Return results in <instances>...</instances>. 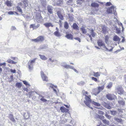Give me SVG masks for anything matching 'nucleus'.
I'll use <instances>...</instances> for the list:
<instances>
[{"mask_svg":"<svg viewBox=\"0 0 126 126\" xmlns=\"http://www.w3.org/2000/svg\"><path fill=\"white\" fill-rule=\"evenodd\" d=\"M85 100L84 101V102L86 105L89 108L93 109L90 106V104L92 102L90 98L89 97L85 95Z\"/></svg>","mask_w":126,"mask_h":126,"instance_id":"f257e3e1","label":"nucleus"},{"mask_svg":"<svg viewBox=\"0 0 126 126\" xmlns=\"http://www.w3.org/2000/svg\"><path fill=\"white\" fill-rule=\"evenodd\" d=\"M36 59L30 61L27 64V66L28 67L30 70H32L33 69L34 63L35 62Z\"/></svg>","mask_w":126,"mask_h":126,"instance_id":"f03ea898","label":"nucleus"},{"mask_svg":"<svg viewBox=\"0 0 126 126\" xmlns=\"http://www.w3.org/2000/svg\"><path fill=\"white\" fill-rule=\"evenodd\" d=\"M37 93L35 91H32L31 92H29V94L30 95L29 97L33 96L32 97V99L35 101H38V99H36V94Z\"/></svg>","mask_w":126,"mask_h":126,"instance_id":"7ed1b4c3","label":"nucleus"},{"mask_svg":"<svg viewBox=\"0 0 126 126\" xmlns=\"http://www.w3.org/2000/svg\"><path fill=\"white\" fill-rule=\"evenodd\" d=\"M118 102L120 106L123 107L125 104V101L121 97H118Z\"/></svg>","mask_w":126,"mask_h":126,"instance_id":"20e7f679","label":"nucleus"},{"mask_svg":"<svg viewBox=\"0 0 126 126\" xmlns=\"http://www.w3.org/2000/svg\"><path fill=\"white\" fill-rule=\"evenodd\" d=\"M35 20L38 23L41 22L43 21V17L40 14H39L37 15L36 17Z\"/></svg>","mask_w":126,"mask_h":126,"instance_id":"39448f33","label":"nucleus"},{"mask_svg":"<svg viewBox=\"0 0 126 126\" xmlns=\"http://www.w3.org/2000/svg\"><path fill=\"white\" fill-rule=\"evenodd\" d=\"M106 97L107 99L110 100H112L114 99L117 98L116 96L113 94H108L106 95Z\"/></svg>","mask_w":126,"mask_h":126,"instance_id":"423d86ee","label":"nucleus"},{"mask_svg":"<svg viewBox=\"0 0 126 126\" xmlns=\"http://www.w3.org/2000/svg\"><path fill=\"white\" fill-rule=\"evenodd\" d=\"M41 75L43 81H48L47 77L45 75L44 73L42 71L41 72Z\"/></svg>","mask_w":126,"mask_h":126,"instance_id":"0eeeda50","label":"nucleus"},{"mask_svg":"<svg viewBox=\"0 0 126 126\" xmlns=\"http://www.w3.org/2000/svg\"><path fill=\"white\" fill-rule=\"evenodd\" d=\"M117 92L119 94H123L124 92V91L122 88L120 86H118L117 88Z\"/></svg>","mask_w":126,"mask_h":126,"instance_id":"6e6552de","label":"nucleus"},{"mask_svg":"<svg viewBox=\"0 0 126 126\" xmlns=\"http://www.w3.org/2000/svg\"><path fill=\"white\" fill-rule=\"evenodd\" d=\"M115 8L113 6H111L108 9L107 12L108 13H112L113 11H114Z\"/></svg>","mask_w":126,"mask_h":126,"instance_id":"1a4fd4ad","label":"nucleus"},{"mask_svg":"<svg viewBox=\"0 0 126 126\" xmlns=\"http://www.w3.org/2000/svg\"><path fill=\"white\" fill-rule=\"evenodd\" d=\"M61 65L66 69H70L71 65L67 64L65 62H63L61 63Z\"/></svg>","mask_w":126,"mask_h":126,"instance_id":"9d476101","label":"nucleus"},{"mask_svg":"<svg viewBox=\"0 0 126 126\" xmlns=\"http://www.w3.org/2000/svg\"><path fill=\"white\" fill-rule=\"evenodd\" d=\"M53 8L51 6L48 5L47 7V10L48 12L50 14H53Z\"/></svg>","mask_w":126,"mask_h":126,"instance_id":"9b49d317","label":"nucleus"},{"mask_svg":"<svg viewBox=\"0 0 126 126\" xmlns=\"http://www.w3.org/2000/svg\"><path fill=\"white\" fill-rule=\"evenodd\" d=\"M44 25L46 28H49L50 27H53V25L50 22H47L44 24Z\"/></svg>","mask_w":126,"mask_h":126,"instance_id":"f8f14e48","label":"nucleus"},{"mask_svg":"<svg viewBox=\"0 0 126 126\" xmlns=\"http://www.w3.org/2000/svg\"><path fill=\"white\" fill-rule=\"evenodd\" d=\"M57 15L59 18L61 20H63L64 19L63 15L61 14V12L58 11L57 12Z\"/></svg>","mask_w":126,"mask_h":126,"instance_id":"ddd939ff","label":"nucleus"},{"mask_svg":"<svg viewBox=\"0 0 126 126\" xmlns=\"http://www.w3.org/2000/svg\"><path fill=\"white\" fill-rule=\"evenodd\" d=\"M97 44L99 46L101 47L104 45L105 43L103 42L102 40H99L97 41Z\"/></svg>","mask_w":126,"mask_h":126,"instance_id":"4468645a","label":"nucleus"},{"mask_svg":"<svg viewBox=\"0 0 126 126\" xmlns=\"http://www.w3.org/2000/svg\"><path fill=\"white\" fill-rule=\"evenodd\" d=\"M91 35L88 34V35L89 37L90 38V40L91 41H92V38L91 36V35L93 37H94L95 35V34L93 30H92L91 31Z\"/></svg>","mask_w":126,"mask_h":126,"instance_id":"2eb2a0df","label":"nucleus"},{"mask_svg":"<svg viewBox=\"0 0 126 126\" xmlns=\"http://www.w3.org/2000/svg\"><path fill=\"white\" fill-rule=\"evenodd\" d=\"M60 109L61 111L63 112H67L68 110V109L64 107L63 106L61 107L60 108Z\"/></svg>","mask_w":126,"mask_h":126,"instance_id":"dca6fc26","label":"nucleus"},{"mask_svg":"<svg viewBox=\"0 0 126 126\" xmlns=\"http://www.w3.org/2000/svg\"><path fill=\"white\" fill-rule=\"evenodd\" d=\"M65 37L67 39L70 40H72L73 38V35L71 34H67Z\"/></svg>","mask_w":126,"mask_h":126,"instance_id":"f3484780","label":"nucleus"},{"mask_svg":"<svg viewBox=\"0 0 126 126\" xmlns=\"http://www.w3.org/2000/svg\"><path fill=\"white\" fill-rule=\"evenodd\" d=\"M38 42H42L44 40V37L43 36H40L37 37Z\"/></svg>","mask_w":126,"mask_h":126,"instance_id":"a211bd4d","label":"nucleus"},{"mask_svg":"<svg viewBox=\"0 0 126 126\" xmlns=\"http://www.w3.org/2000/svg\"><path fill=\"white\" fill-rule=\"evenodd\" d=\"M63 3V0H57L56 2V5L60 6Z\"/></svg>","mask_w":126,"mask_h":126,"instance_id":"6ab92c4d","label":"nucleus"},{"mask_svg":"<svg viewBox=\"0 0 126 126\" xmlns=\"http://www.w3.org/2000/svg\"><path fill=\"white\" fill-rule=\"evenodd\" d=\"M121 39L116 35L114 36L113 38V40L114 41L117 42L120 41Z\"/></svg>","mask_w":126,"mask_h":126,"instance_id":"aec40b11","label":"nucleus"},{"mask_svg":"<svg viewBox=\"0 0 126 126\" xmlns=\"http://www.w3.org/2000/svg\"><path fill=\"white\" fill-rule=\"evenodd\" d=\"M40 1L42 5L45 7L47 5V2L46 0H40Z\"/></svg>","mask_w":126,"mask_h":126,"instance_id":"412c9836","label":"nucleus"},{"mask_svg":"<svg viewBox=\"0 0 126 126\" xmlns=\"http://www.w3.org/2000/svg\"><path fill=\"white\" fill-rule=\"evenodd\" d=\"M53 34L55 36L57 37H60L61 36V34L59 31H55Z\"/></svg>","mask_w":126,"mask_h":126,"instance_id":"4be33fe9","label":"nucleus"},{"mask_svg":"<svg viewBox=\"0 0 126 126\" xmlns=\"http://www.w3.org/2000/svg\"><path fill=\"white\" fill-rule=\"evenodd\" d=\"M93 75L94 77H98L100 76V73L98 72H94Z\"/></svg>","mask_w":126,"mask_h":126,"instance_id":"5701e85b","label":"nucleus"},{"mask_svg":"<svg viewBox=\"0 0 126 126\" xmlns=\"http://www.w3.org/2000/svg\"><path fill=\"white\" fill-rule=\"evenodd\" d=\"M104 85H103L101 86H99L98 87V92L97 94L99 93L101 91L103 90L104 89Z\"/></svg>","mask_w":126,"mask_h":126,"instance_id":"b1692460","label":"nucleus"},{"mask_svg":"<svg viewBox=\"0 0 126 126\" xmlns=\"http://www.w3.org/2000/svg\"><path fill=\"white\" fill-rule=\"evenodd\" d=\"M91 5L93 7H97L99 6V4L97 3L94 2L91 4Z\"/></svg>","mask_w":126,"mask_h":126,"instance_id":"393cba45","label":"nucleus"},{"mask_svg":"<svg viewBox=\"0 0 126 126\" xmlns=\"http://www.w3.org/2000/svg\"><path fill=\"white\" fill-rule=\"evenodd\" d=\"M6 62L8 63L13 64H15L16 63V62L10 59H8L7 60Z\"/></svg>","mask_w":126,"mask_h":126,"instance_id":"a878e982","label":"nucleus"},{"mask_svg":"<svg viewBox=\"0 0 126 126\" xmlns=\"http://www.w3.org/2000/svg\"><path fill=\"white\" fill-rule=\"evenodd\" d=\"M24 116L25 119H28L30 117L29 113L28 112L25 113L24 114Z\"/></svg>","mask_w":126,"mask_h":126,"instance_id":"bb28decb","label":"nucleus"},{"mask_svg":"<svg viewBox=\"0 0 126 126\" xmlns=\"http://www.w3.org/2000/svg\"><path fill=\"white\" fill-rule=\"evenodd\" d=\"M115 28L116 31V32L117 34H119L121 33V29L118 28L116 26L115 27Z\"/></svg>","mask_w":126,"mask_h":126,"instance_id":"cd10ccee","label":"nucleus"},{"mask_svg":"<svg viewBox=\"0 0 126 126\" xmlns=\"http://www.w3.org/2000/svg\"><path fill=\"white\" fill-rule=\"evenodd\" d=\"M110 111L111 113V114L113 116L116 115V114L117 113V112L116 110H110Z\"/></svg>","mask_w":126,"mask_h":126,"instance_id":"c85d7f7f","label":"nucleus"},{"mask_svg":"<svg viewBox=\"0 0 126 126\" xmlns=\"http://www.w3.org/2000/svg\"><path fill=\"white\" fill-rule=\"evenodd\" d=\"M41 59L43 60H46L47 59V58L44 55H42L40 54L39 55Z\"/></svg>","mask_w":126,"mask_h":126,"instance_id":"c756f323","label":"nucleus"},{"mask_svg":"<svg viewBox=\"0 0 126 126\" xmlns=\"http://www.w3.org/2000/svg\"><path fill=\"white\" fill-rule=\"evenodd\" d=\"M64 27L66 29H68L69 28V25L67 22H64Z\"/></svg>","mask_w":126,"mask_h":126,"instance_id":"7c9ffc66","label":"nucleus"},{"mask_svg":"<svg viewBox=\"0 0 126 126\" xmlns=\"http://www.w3.org/2000/svg\"><path fill=\"white\" fill-rule=\"evenodd\" d=\"M17 82L16 84V86L18 88H20L21 87L22 85V83Z\"/></svg>","mask_w":126,"mask_h":126,"instance_id":"2f4dec72","label":"nucleus"},{"mask_svg":"<svg viewBox=\"0 0 126 126\" xmlns=\"http://www.w3.org/2000/svg\"><path fill=\"white\" fill-rule=\"evenodd\" d=\"M73 28L74 29H78V27L76 23H74L72 26Z\"/></svg>","mask_w":126,"mask_h":126,"instance_id":"473e14b6","label":"nucleus"},{"mask_svg":"<svg viewBox=\"0 0 126 126\" xmlns=\"http://www.w3.org/2000/svg\"><path fill=\"white\" fill-rule=\"evenodd\" d=\"M47 86H49L50 87H51L52 88H53L54 87L55 88H57V86H55L49 83L47 84Z\"/></svg>","mask_w":126,"mask_h":126,"instance_id":"72a5a7b5","label":"nucleus"},{"mask_svg":"<svg viewBox=\"0 0 126 126\" xmlns=\"http://www.w3.org/2000/svg\"><path fill=\"white\" fill-rule=\"evenodd\" d=\"M114 120L118 122H122V120L120 118H118L116 117L114 118Z\"/></svg>","mask_w":126,"mask_h":126,"instance_id":"f704fd0d","label":"nucleus"},{"mask_svg":"<svg viewBox=\"0 0 126 126\" xmlns=\"http://www.w3.org/2000/svg\"><path fill=\"white\" fill-rule=\"evenodd\" d=\"M23 82L24 84H25L26 86H27L28 87L31 86V85L26 80L23 81Z\"/></svg>","mask_w":126,"mask_h":126,"instance_id":"c9c22d12","label":"nucleus"},{"mask_svg":"<svg viewBox=\"0 0 126 126\" xmlns=\"http://www.w3.org/2000/svg\"><path fill=\"white\" fill-rule=\"evenodd\" d=\"M112 83L111 82H110L107 86V88L108 89H110L112 87Z\"/></svg>","mask_w":126,"mask_h":126,"instance_id":"e433bc0d","label":"nucleus"},{"mask_svg":"<svg viewBox=\"0 0 126 126\" xmlns=\"http://www.w3.org/2000/svg\"><path fill=\"white\" fill-rule=\"evenodd\" d=\"M91 103L93 104H94L95 105L97 106H100V105L99 103H97V102H95L94 101H92Z\"/></svg>","mask_w":126,"mask_h":126,"instance_id":"4c0bfd02","label":"nucleus"},{"mask_svg":"<svg viewBox=\"0 0 126 126\" xmlns=\"http://www.w3.org/2000/svg\"><path fill=\"white\" fill-rule=\"evenodd\" d=\"M102 121L103 123L107 125H109V121L107 120L106 119H104Z\"/></svg>","mask_w":126,"mask_h":126,"instance_id":"58836bf2","label":"nucleus"},{"mask_svg":"<svg viewBox=\"0 0 126 126\" xmlns=\"http://www.w3.org/2000/svg\"><path fill=\"white\" fill-rule=\"evenodd\" d=\"M81 30L83 33H86V30L85 29L84 27L83 26L81 27Z\"/></svg>","mask_w":126,"mask_h":126,"instance_id":"ea45409f","label":"nucleus"},{"mask_svg":"<svg viewBox=\"0 0 126 126\" xmlns=\"http://www.w3.org/2000/svg\"><path fill=\"white\" fill-rule=\"evenodd\" d=\"M9 117L10 119L13 122H14L15 121V119L13 118V115L10 114L9 115Z\"/></svg>","mask_w":126,"mask_h":126,"instance_id":"a19ab883","label":"nucleus"},{"mask_svg":"<svg viewBox=\"0 0 126 126\" xmlns=\"http://www.w3.org/2000/svg\"><path fill=\"white\" fill-rule=\"evenodd\" d=\"M6 5L8 6H12V3L10 1H7L6 2Z\"/></svg>","mask_w":126,"mask_h":126,"instance_id":"79ce46f5","label":"nucleus"},{"mask_svg":"<svg viewBox=\"0 0 126 126\" xmlns=\"http://www.w3.org/2000/svg\"><path fill=\"white\" fill-rule=\"evenodd\" d=\"M85 82L84 81H81L77 83L78 85H83L85 84Z\"/></svg>","mask_w":126,"mask_h":126,"instance_id":"37998d69","label":"nucleus"},{"mask_svg":"<svg viewBox=\"0 0 126 126\" xmlns=\"http://www.w3.org/2000/svg\"><path fill=\"white\" fill-rule=\"evenodd\" d=\"M83 2V0H78L77 1V4L80 5L82 4Z\"/></svg>","mask_w":126,"mask_h":126,"instance_id":"c03bdc74","label":"nucleus"},{"mask_svg":"<svg viewBox=\"0 0 126 126\" xmlns=\"http://www.w3.org/2000/svg\"><path fill=\"white\" fill-rule=\"evenodd\" d=\"M70 69H72L74 71L77 73L78 74L79 73L78 71H77L76 69H75L73 66H71Z\"/></svg>","mask_w":126,"mask_h":126,"instance_id":"a18cd8bd","label":"nucleus"},{"mask_svg":"<svg viewBox=\"0 0 126 126\" xmlns=\"http://www.w3.org/2000/svg\"><path fill=\"white\" fill-rule=\"evenodd\" d=\"M16 8L17 10L20 12H21V13H23V12L21 10V8H20V7L19 6H17L16 7Z\"/></svg>","mask_w":126,"mask_h":126,"instance_id":"49530a36","label":"nucleus"},{"mask_svg":"<svg viewBox=\"0 0 126 126\" xmlns=\"http://www.w3.org/2000/svg\"><path fill=\"white\" fill-rule=\"evenodd\" d=\"M109 37L107 35L106 36H105V42L106 43H107L108 42V40H109Z\"/></svg>","mask_w":126,"mask_h":126,"instance_id":"de8ad7c7","label":"nucleus"},{"mask_svg":"<svg viewBox=\"0 0 126 126\" xmlns=\"http://www.w3.org/2000/svg\"><path fill=\"white\" fill-rule=\"evenodd\" d=\"M105 116L109 119H110L111 118V116L110 115L108 114L107 113L105 114Z\"/></svg>","mask_w":126,"mask_h":126,"instance_id":"09e8293b","label":"nucleus"},{"mask_svg":"<svg viewBox=\"0 0 126 126\" xmlns=\"http://www.w3.org/2000/svg\"><path fill=\"white\" fill-rule=\"evenodd\" d=\"M47 47V46L46 45H44L42 46H41L40 49H43L44 48H46Z\"/></svg>","mask_w":126,"mask_h":126,"instance_id":"8fccbe9b","label":"nucleus"},{"mask_svg":"<svg viewBox=\"0 0 126 126\" xmlns=\"http://www.w3.org/2000/svg\"><path fill=\"white\" fill-rule=\"evenodd\" d=\"M118 110L119 111V112L120 113H123L124 111H125V110L124 109H118Z\"/></svg>","mask_w":126,"mask_h":126,"instance_id":"3c124183","label":"nucleus"},{"mask_svg":"<svg viewBox=\"0 0 126 126\" xmlns=\"http://www.w3.org/2000/svg\"><path fill=\"white\" fill-rule=\"evenodd\" d=\"M106 27H104L102 28V31L105 34L106 32Z\"/></svg>","mask_w":126,"mask_h":126,"instance_id":"603ef678","label":"nucleus"},{"mask_svg":"<svg viewBox=\"0 0 126 126\" xmlns=\"http://www.w3.org/2000/svg\"><path fill=\"white\" fill-rule=\"evenodd\" d=\"M73 2V0H69L66 2V3L68 5L70 4V3H72Z\"/></svg>","mask_w":126,"mask_h":126,"instance_id":"864d4df0","label":"nucleus"},{"mask_svg":"<svg viewBox=\"0 0 126 126\" xmlns=\"http://www.w3.org/2000/svg\"><path fill=\"white\" fill-rule=\"evenodd\" d=\"M38 97V99H39L40 98L42 97L43 98L44 97L42 95H40L39 94H38L37 93V94H36V98L37 97Z\"/></svg>","mask_w":126,"mask_h":126,"instance_id":"5fc2aeb1","label":"nucleus"},{"mask_svg":"<svg viewBox=\"0 0 126 126\" xmlns=\"http://www.w3.org/2000/svg\"><path fill=\"white\" fill-rule=\"evenodd\" d=\"M97 111V112L98 113L102 115H103L104 113V112L100 110H98Z\"/></svg>","mask_w":126,"mask_h":126,"instance_id":"6e6d98bb","label":"nucleus"},{"mask_svg":"<svg viewBox=\"0 0 126 126\" xmlns=\"http://www.w3.org/2000/svg\"><path fill=\"white\" fill-rule=\"evenodd\" d=\"M91 78L92 80H94L96 82H98V80L96 78L94 77H91Z\"/></svg>","mask_w":126,"mask_h":126,"instance_id":"4d7b16f0","label":"nucleus"},{"mask_svg":"<svg viewBox=\"0 0 126 126\" xmlns=\"http://www.w3.org/2000/svg\"><path fill=\"white\" fill-rule=\"evenodd\" d=\"M23 2L25 6H26L28 5V4L27 0H24Z\"/></svg>","mask_w":126,"mask_h":126,"instance_id":"13d9d810","label":"nucleus"},{"mask_svg":"<svg viewBox=\"0 0 126 126\" xmlns=\"http://www.w3.org/2000/svg\"><path fill=\"white\" fill-rule=\"evenodd\" d=\"M8 14L9 15H13L15 14L14 12L10 11L8 12Z\"/></svg>","mask_w":126,"mask_h":126,"instance_id":"bf43d9fd","label":"nucleus"},{"mask_svg":"<svg viewBox=\"0 0 126 126\" xmlns=\"http://www.w3.org/2000/svg\"><path fill=\"white\" fill-rule=\"evenodd\" d=\"M11 29L12 31L15 30H16V28L15 26H12L11 27Z\"/></svg>","mask_w":126,"mask_h":126,"instance_id":"052dcab7","label":"nucleus"},{"mask_svg":"<svg viewBox=\"0 0 126 126\" xmlns=\"http://www.w3.org/2000/svg\"><path fill=\"white\" fill-rule=\"evenodd\" d=\"M40 100L41 101H43V102H46L47 101V100L43 98H41Z\"/></svg>","mask_w":126,"mask_h":126,"instance_id":"680f3d73","label":"nucleus"},{"mask_svg":"<svg viewBox=\"0 0 126 126\" xmlns=\"http://www.w3.org/2000/svg\"><path fill=\"white\" fill-rule=\"evenodd\" d=\"M116 20H117V22L118 23V24L120 26H121V27L123 26L122 24V23L121 22H119V21L116 18Z\"/></svg>","mask_w":126,"mask_h":126,"instance_id":"e2e57ef3","label":"nucleus"},{"mask_svg":"<svg viewBox=\"0 0 126 126\" xmlns=\"http://www.w3.org/2000/svg\"><path fill=\"white\" fill-rule=\"evenodd\" d=\"M111 5H112L111 3L110 2H107L106 4V6H109Z\"/></svg>","mask_w":126,"mask_h":126,"instance_id":"0e129e2a","label":"nucleus"},{"mask_svg":"<svg viewBox=\"0 0 126 126\" xmlns=\"http://www.w3.org/2000/svg\"><path fill=\"white\" fill-rule=\"evenodd\" d=\"M48 61H50L51 62H56L57 61L56 60H52L51 59V58L49 59Z\"/></svg>","mask_w":126,"mask_h":126,"instance_id":"69168bd1","label":"nucleus"},{"mask_svg":"<svg viewBox=\"0 0 126 126\" xmlns=\"http://www.w3.org/2000/svg\"><path fill=\"white\" fill-rule=\"evenodd\" d=\"M102 46L105 49V51H107V50H108V48L106 47L105 44H104V45L103 46Z\"/></svg>","mask_w":126,"mask_h":126,"instance_id":"338daca9","label":"nucleus"},{"mask_svg":"<svg viewBox=\"0 0 126 126\" xmlns=\"http://www.w3.org/2000/svg\"><path fill=\"white\" fill-rule=\"evenodd\" d=\"M69 18L71 21H73L74 20V17L72 16H69Z\"/></svg>","mask_w":126,"mask_h":126,"instance_id":"774afa93","label":"nucleus"}]
</instances>
